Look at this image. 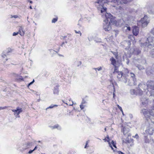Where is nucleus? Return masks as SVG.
<instances>
[{"label":"nucleus","mask_w":154,"mask_h":154,"mask_svg":"<svg viewBox=\"0 0 154 154\" xmlns=\"http://www.w3.org/2000/svg\"><path fill=\"white\" fill-rule=\"evenodd\" d=\"M32 146V143L30 142H26L18 144L17 146V149L23 153L26 150L31 148Z\"/></svg>","instance_id":"7ed1b4c3"},{"label":"nucleus","mask_w":154,"mask_h":154,"mask_svg":"<svg viewBox=\"0 0 154 154\" xmlns=\"http://www.w3.org/2000/svg\"><path fill=\"white\" fill-rule=\"evenodd\" d=\"M131 94L132 95H141L143 94V91L140 89L137 88L136 90L131 89L130 90Z\"/></svg>","instance_id":"0eeeda50"},{"label":"nucleus","mask_w":154,"mask_h":154,"mask_svg":"<svg viewBox=\"0 0 154 154\" xmlns=\"http://www.w3.org/2000/svg\"><path fill=\"white\" fill-rule=\"evenodd\" d=\"M66 37V36H61V37H60V38L61 39H65V38Z\"/></svg>","instance_id":"69168bd1"},{"label":"nucleus","mask_w":154,"mask_h":154,"mask_svg":"<svg viewBox=\"0 0 154 154\" xmlns=\"http://www.w3.org/2000/svg\"><path fill=\"white\" fill-rule=\"evenodd\" d=\"M113 81H114L112 80H110V82L112 84V85L111 86L113 87V89H114L113 93V98L114 99H115V97L116 96L115 93L116 92V91H115V88H114Z\"/></svg>","instance_id":"c756f323"},{"label":"nucleus","mask_w":154,"mask_h":154,"mask_svg":"<svg viewBox=\"0 0 154 154\" xmlns=\"http://www.w3.org/2000/svg\"><path fill=\"white\" fill-rule=\"evenodd\" d=\"M80 107L81 109H83L84 108L85 106L84 105H83V104H82L81 103L80 105Z\"/></svg>","instance_id":"8fccbe9b"},{"label":"nucleus","mask_w":154,"mask_h":154,"mask_svg":"<svg viewBox=\"0 0 154 154\" xmlns=\"http://www.w3.org/2000/svg\"><path fill=\"white\" fill-rule=\"evenodd\" d=\"M141 52V50L139 48H134L133 52V54L136 55H138Z\"/></svg>","instance_id":"a878e982"},{"label":"nucleus","mask_w":154,"mask_h":154,"mask_svg":"<svg viewBox=\"0 0 154 154\" xmlns=\"http://www.w3.org/2000/svg\"><path fill=\"white\" fill-rule=\"evenodd\" d=\"M127 75H123V73L122 72H118V75H117V78L119 80H121L125 84L127 83Z\"/></svg>","instance_id":"423d86ee"},{"label":"nucleus","mask_w":154,"mask_h":154,"mask_svg":"<svg viewBox=\"0 0 154 154\" xmlns=\"http://www.w3.org/2000/svg\"><path fill=\"white\" fill-rule=\"evenodd\" d=\"M138 56V57H135L134 58V60L137 61L139 63H140L143 64H145L146 63V60L145 58L143 56Z\"/></svg>","instance_id":"6e6552de"},{"label":"nucleus","mask_w":154,"mask_h":154,"mask_svg":"<svg viewBox=\"0 0 154 154\" xmlns=\"http://www.w3.org/2000/svg\"><path fill=\"white\" fill-rule=\"evenodd\" d=\"M110 60L111 61V64L113 65L114 66H116V61L115 58L113 57H112L110 58Z\"/></svg>","instance_id":"7c9ffc66"},{"label":"nucleus","mask_w":154,"mask_h":154,"mask_svg":"<svg viewBox=\"0 0 154 154\" xmlns=\"http://www.w3.org/2000/svg\"><path fill=\"white\" fill-rule=\"evenodd\" d=\"M64 44H65V42H63L62 43V44H61V46H62V47H63V45H64V46L65 47H65V45H64Z\"/></svg>","instance_id":"e2e57ef3"},{"label":"nucleus","mask_w":154,"mask_h":154,"mask_svg":"<svg viewBox=\"0 0 154 154\" xmlns=\"http://www.w3.org/2000/svg\"><path fill=\"white\" fill-rule=\"evenodd\" d=\"M130 76V78L129 79H132L133 80V81H132V82L130 83L131 85H132L134 83V82L137 80L135 77V74L133 72H130L129 74Z\"/></svg>","instance_id":"a211bd4d"},{"label":"nucleus","mask_w":154,"mask_h":154,"mask_svg":"<svg viewBox=\"0 0 154 154\" xmlns=\"http://www.w3.org/2000/svg\"><path fill=\"white\" fill-rule=\"evenodd\" d=\"M108 23H110V24L111 23L112 24H114L115 23V20L114 17L112 16V18H110L109 19V21L108 22Z\"/></svg>","instance_id":"473e14b6"},{"label":"nucleus","mask_w":154,"mask_h":154,"mask_svg":"<svg viewBox=\"0 0 154 154\" xmlns=\"http://www.w3.org/2000/svg\"><path fill=\"white\" fill-rule=\"evenodd\" d=\"M145 72L148 76L154 77V65L146 68Z\"/></svg>","instance_id":"39448f33"},{"label":"nucleus","mask_w":154,"mask_h":154,"mask_svg":"<svg viewBox=\"0 0 154 154\" xmlns=\"http://www.w3.org/2000/svg\"><path fill=\"white\" fill-rule=\"evenodd\" d=\"M82 64V62L81 61H79V64H78L77 66H79L81 65Z\"/></svg>","instance_id":"680f3d73"},{"label":"nucleus","mask_w":154,"mask_h":154,"mask_svg":"<svg viewBox=\"0 0 154 154\" xmlns=\"http://www.w3.org/2000/svg\"><path fill=\"white\" fill-rule=\"evenodd\" d=\"M12 111L14 112V115L16 118H19V114L22 111V108H20L19 107H17L16 109L12 110Z\"/></svg>","instance_id":"2eb2a0df"},{"label":"nucleus","mask_w":154,"mask_h":154,"mask_svg":"<svg viewBox=\"0 0 154 154\" xmlns=\"http://www.w3.org/2000/svg\"><path fill=\"white\" fill-rule=\"evenodd\" d=\"M118 108H119V109L122 112V114L123 115L124 114L123 112V110H122V107L121 106H119V105H118Z\"/></svg>","instance_id":"09e8293b"},{"label":"nucleus","mask_w":154,"mask_h":154,"mask_svg":"<svg viewBox=\"0 0 154 154\" xmlns=\"http://www.w3.org/2000/svg\"><path fill=\"white\" fill-rule=\"evenodd\" d=\"M139 28L137 26H134L133 27L132 32L134 35L137 36L138 35L139 33Z\"/></svg>","instance_id":"aec40b11"},{"label":"nucleus","mask_w":154,"mask_h":154,"mask_svg":"<svg viewBox=\"0 0 154 154\" xmlns=\"http://www.w3.org/2000/svg\"><path fill=\"white\" fill-rule=\"evenodd\" d=\"M116 154H125L123 152H121L120 151H116Z\"/></svg>","instance_id":"c03bdc74"},{"label":"nucleus","mask_w":154,"mask_h":154,"mask_svg":"<svg viewBox=\"0 0 154 154\" xmlns=\"http://www.w3.org/2000/svg\"><path fill=\"white\" fill-rule=\"evenodd\" d=\"M154 132V128L149 126L147 127L146 130L143 133H145L146 134L152 135Z\"/></svg>","instance_id":"4468645a"},{"label":"nucleus","mask_w":154,"mask_h":154,"mask_svg":"<svg viewBox=\"0 0 154 154\" xmlns=\"http://www.w3.org/2000/svg\"><path fill=\"white\" fill-rule=\"evenodd\" d=\"M58 56H60V57H64L63 55L62 54H58Z\"/></svg>","instance_id":"774afa93"},{"label":"nucleus","mask_w":154,"mask_h":154,"mask_svg":"<svg viewBox=\"0 0 154 154\" xmlns=\"http://www.w3.org/2000/svg\"><path fill=\"white\" fill-rule=\"evenodd\" d=\"M150 32L152 34L154 35V27L151 29Z\"/></svg>","instance_id":"864d4df0"},{"label":"nucleus","mask_w":154,"mask_h":154,"mask_svg":"<svg viewBox=\"0 0 154 154\" xmlns=\"http://www.w3.org/2000/svg\"><path fill=\"white\" fill-rule=\"evenodd\" d=\"M135 66L139 70L142 71L145 69L144 67L143 66L140 64H135Z\"/></svg>","instance_id":"cd10ccee"},{"label":"nucleus","mask_w":154,"mask_h":154,"mask_svg":"<svg viewBox=\"0 0 154 154\" xmlns=\"http://www.w3.org/2000/svg\"><path fill=\"white\" fill-rule=\"evenodd\" d=\"M82 19H80L78 21V25L79 26V27L80 28L82 27Z\"/></svg>","instance_id":"72a5a7b5"},{"label":"nucleus","mask_w":154,"mask_h":154,"mask_svg":"<svg viewBox=\"0 0 154 154\" xmlns=\"http://www.w3.org/2000/svg\"><path fill=\"white\" fill-rule=\"evenodd\" d=\"M86 103V101L85 100H83L81 103L83 104L85 103Z\"/></svg>","instance_id":"bf43d9fd"},{"label":"nucleus","mask_w":154,"mask_h":154,"mask_svg":"<svg viewBox=\"0 0 154 154\" xmlns=\"http://www.w3.org/2000/svg\"><path fill=\"white\" fill-rule=\"evenodd\" d=\"M57 106V105L51 104V106H49V107H48L46 108V109L47 110V109H49V108L51 109V108H52L53 107H56Z\"/></svg>","instance_id":"4c0bfd02"},{"label":"nucleus","mask_w":154,"mask_h":154,"mask_svg":"<svg viewBox=\"0 0 154 154\" xmlns=\"http://www.w3.org/2000/svg\"><path fill=\"white\" fill-rule=\"evenodd\" d=\"M37 148V146H36L35 148H34V149H33V151H34L35 150H36Z\"/></svg>","instance_id":"338daca9"},{"label":"nucleus","mask_w":154,"mask_h":154,"mask_svg":"<svg viewBox=\"0 0 154 154\" xmlns=\"http://www.w3.org/2000/svg\"><path fill=\"white\" fill-rule=\"evenodd\" d=\"M151 115L152 116L150 118L151 122L154 124V107H153L150 111Z\"/></svg>","instance_id":"412c9836"},{"label":"nucleus","mask_w":154,"mask_h":154,"mask_svg":"<svg viewBox=\"0 0 154 154\" xmlns=\"http://www.w3.org/2000/svg\"><path fill=\"white\" fill-rule=\"evenodd\" d=\"M110 2L109 0H97L95 3L98 9L102 13L106 11L107 8L104 6Z\"/></svg>","instance_id":"f03ea898"},{"label":"nucleus","mask_w":154,"mask_h":154,"mask_svg":"<svg viewBox=\"0 0 154 154\" xmlns=\"http://www.w3.org/2000/svg\"><path fill=\"white\" fill-rule=\"evenodd\" d=\"M106 138L107 139V141L108 142L109 146L111 147L112 149L113 150V151H115V150L113 148L112 146L115 147L116 149V144H115L113 140H112L111 143L110 142V140L109 138V137L108 136L106 137Z\"/></svg>","instance_id":"dca6fc26"},{"label":"nucleus","mask_w":154,"mask_h":154,"mask_svg":"<svg viewBox=\"0 0 154 154\" xmlns=\"http://www.w3.org/2000/svg\"><path fill=\"white\" fill-rule=\"evenodd\" d=\"M59 87V85H57L54 87V89L53 90V93L54 94H56L57 95L58 94L59 92L58 88Z\"/></svg>","instance_id":"4be33fe9"},{"label":"nucleus","mask_w":154,"mask_h":154,"mask_svg":"<svg viewBox=\"0 0 154 154\" xmlns=\"http://www.w3.org/2000/svg\"><path fill=\"white\" fill-rule=\"evenodd\" d=\"M144 136V140L145 143H148L150 142L154 143V140L152 138H151V137L149 136V138L148 137V134H146L145 133H143Z\"/></svg>","instance_id":"f8f14e48"},{"label":"nucleus","mask_w":154,"mask_h":154,"mask_svg":"<svg viewBox=\"0 0 154 154\" xmlns=\"http://www.w3.org/2000/svg\"><path fill=\"white\" fill-rule=\"evenodd\" d=\"M112 16L111 14L110 13H106L105 14V17L106 19L104 20L103 21L109 22V19L111 17L112 18Z\"/></svg>","instance_id":"5701e85b"},{"label":"nucleus","mask_w":154,"mask_h":154,"mask_svg":"<svg viewBox=\"0 0 154 154\" xmlns=\"http://www.w3.org/2000/svg\"><path fill=\"white\" fill-rule=\"evenodd\" d=\"M113 55L115 56V57L116 59H118V55L117 52H112Z\"/></svg>","instance_id":"a19ab883"},{"label":"nucleus","mask_w":154,"mask_h":154,"mask_svg":"<svg viewBox=\"0 0 154 154\" xmlns=\"http://www.w3.org/2000/svg\"><path fill=\"white\" fill-rule=\"evenodd\" d=\"M138 56V57H135L134 58V60L137 61L139 63H140L143 64H145L146 63V60L145 58L143 56Z\"/></svg>","instance_id":"1a4fd4ad"},{"label":"nucleus","mask_w":154,"mask_h":154,"mask_svg":"<svg viewBox=\"0 0 154 154\" xmlns=\"http://www.w3.org/2000/svg\"><path fill=\"white\" fill-rule=\"evenodd\" d=\"M146 85L148 89L154 90V81H148L146 82Z\"/></svg>","instance_id":"ddd939ff"},{"label":"nucleus","mask_w":154,"mask_h":154,"mask_svg":"<svg viewBox=\"0 0 154 154\" xmlns=\"http://www.w3.org/2000/svg\"><path fill=\"white\" fill-rule=\"evenodd\" d=\"M150 95L151 96H154V91L151 92Z\"/></svg>","instance_id":"13d9d810"},{"label":"nucleus","mask_w":154,"mask_h":154,"mask_svg":"<svg viewBox=\"0 0 154 154\" xmlns=\"http://www.w3.org/2000/svg\"><path fill=\"white\" fill-rule=\"evenodd\" d=\"M150 54L152 57L154 58V48L152 49L150 51Z\"/></svg>","instance_id":"ea45409f"},{"label":"nucleus","mask_w":154,"mask_h":154,"mask_svg":"<svg viewBox=\"0 0 154 154\" xmlns=\"http://www.w3.org/2000/svg\"><path fill=\"white\" fill-rule=\"evenodd\" d=\"M58 20L57 17L53 18L52 20V23H54L56 22Z\"/></svg>","instance_id":"79ce46f5"},{"label":"nucleus","mask_w":154,"mask_h":154,"mask_svg":"<svg viewBox=\"0 0 154 154\" xmlns=\"http://www.w3.org/2000/svg\"><path fill=\"white\" fill-rule=\"evenodd\" d=\"M148 99L144 97H141L140 98V101L141 102L142 105L143 106H145L148 103Z\"/></svg>","instance_id":"6ab92c4d"},{"label":"nucleus","mask_w":154,"mask_h":154,"mask_svg":"<svg viewBox=\"0 0 154 154\" xmlns=\"http://www.w3.org/2000/svg\"><path fill=\"white\" fill-rule=\"evenodd\" d=\"M149 17L147 15H145L144 17L142 18L139 23H140L142 27L144 28L146 27L149 23Z\"/></svg>","instance_id":"20e7f679"},{"label":"nucleus","mask_w":154,"mask_h":154,"mask_svg":"<svg viewBox=\"0 0 154 154\" xmlns=\"http://www.w3.org/2000/svg\"><path fill=\"white\" fill-rule=\"evenodd\" d=\"M129 129L127 128V129L124 128L123 130V133L124 135H127L128 136H130L129 133H128V132H129Z\"/></svg>","instance_id":"c85d7f7f"},{"label":"nucleus","mask_w":154,"mask_h":154,"mask_svg":"<svg viewBox=\"0 0 154 154\" xmlns=\"http://www.w3.org/2000/svg\"><path fill=\"white\" fill-rule=\"evenodd\" d=\"M5 53L4 52H3V53L2 54L1 56L3 58H5V57L6 56V54H5Z\"/></svg>","instance_id":"de8ad7c7"},{"label":"nucleus","mask_w":154,"mask_h":154,"mask_svg":"<svg viewBox=\"0 0 154 154\" xmlns=\"http://www.w3.org/2000/svg\"><path fill=\"white\" fill-rule=\"evenodd\" d=\"M141 46L145 48V51H147L149 49L151 48L154 47V37L152 36L148 37L146 42L141 43Z\"/></svg>","instance_id":"f257e3e1"},{"label":"nucleus","mask_w":154,"mask_h":154,"mask_svg":"<svg viewBox=\"0 0 154 154\" xmlns=\"http://www.w3.org/2000/svg\"><path fill=\"white\" fill-rule=\"evenodd\" d=\"M133 137L136 138L137 139H138L139 138V136L137 134H136L134 136H133Z\"/></svg>","instance_id":"49530a36"},{"label":"nucleus","mask_w":154,"mask_h":154,"mask_svg":"<svg viewBox=\"0 0 154 154\" xmlns=\"http://www.w3.org/2000/svg\"><path fill=\"white\" fill-rule=\"evenodd\" d=\"M34 151L33 150H30L28 152V154H31Z\"/></svg>","instance_id":"6e6d98bb"},{"label":"nucleus","mask_w":154,"mask_h":154,"mask_svg":"<svg viewBox=\"0 0 154 154\" xmlns=\"http://www.w3.org/2000/svg\"><path fill=\"white\" fill-rule=\"evenodd\" d=\"M12 51V50L10 48H8L6 50V54L8 55L9 53H11Z\"/></svg>","instance_id":"e433bc0d"},{"label":"nucleus","mask_w":154,"mask_h":154,"mask_svg":"<svg viewBox=\"0 0 154 154\" xmlns=\"http://www.w3.org/2000/svg\"><path fill=\"white\" fill-rule=\"evenodd\" d=\"M147 10L149 14H154V5L148 6L147 7Z\"/></svg>","instance_id":"f3484780"},{"label":"nucleus","mask_w":154,"mask_h":154,"mask_svg":"<svg viewBox=\"0 0 154 154\" xmlns=\"http://www.w3.org/2000/svg\"><path fill=\"white\" fill-rule=\"evenodd\" d=\"M127 44H128V45L129 46V45H131V42L130 41H128V42H127Z\"/></svg>","instance_id":"0e129e2a"},{"label":"nucleus","mask_w":154,"mask_h":154,"mask_svg":"<svg viewBox=\"0 0 154 154\" xmlns=\"http://www.w3.org/2000/svg\"><path fill=\"white\" fill-rule=\"evenodd\" d=\"M17 79L18 81H23V79L22 77L21 76H20L19 77V78Z\"/></svg>","instance_id":"37998d69"},{"label":"nucleus","mask_w":154,"mask_h":154,"mask_svg":"<svg viewBox=\"0 0 154 154\" xmlns=\"http://www.w3.org/2000/svg\"><path fill=\"white\" fill-rule=\"evenodd\" d=\"M93 69H94L95 70L96 72L97 73V71H100L102 70V68L100 66L99 67H98L97 68H93Z\"/></svg>","instance_id":"c9c22d12"},{"label":"nucleus","mask_w":154,"mask_h":154,"mask_svg":"<svg viewBox=\"0 0 154 154\" xmlns=\"http://www.w3.org/2000/svg\"><path fill=\"white\" fill-rule=\"evenodd\" d=\"M140 112L144 116L146 119L148 120V119H150L151 117L150 116L151 115L150 111H148L146 109H143L141 110Z\"/></svg>","instance_id":"9d476101"},{"label":"nucleus","mask_w":154,"mask_h":154,"mask_svg":"<svg viewBox=\"0 0 154 154\" xmlns=\"http://www.w3.org/2000/svg\"><path fill=\"white\" fill-rule=\"evenodd\" d=\"M75 33H78V34H80V36L82 34L80 31H77L76 30H75Z\"/></svg>","instance_id":"5fc2aeb1"},{"label":"nucleus","mask_w":154,"mask_h":154,"mask_svg":"<svg viewBox=\"0 0 154 154\" xmlns=\"http://www.w3.org/2000/svg\"><path fill=\"white\" fill-rule=\"evenodd\" d=\"M18 33H19V32H14L13 33V35L14 36H16V35H17Z\"/></svg>","instance_id":"4d7b16f0"},{"label":"nucleus","mask_w":154,"mask_h":154,"mask_svg":"<svg viewBox=\"0 0 154 154\" xmlns=\"http://www.w3.org/2000/svg\"><path fill=\"white\" fill-rule=\"evenodd\" d=\"M111 27L109 23L108 22L103 21V29L105 31H109L111 30Z\"/></svg>","instance_id":"9b49d317"},{"label":"nucleus","mask_w":154,"mask_h":154,"mask_svg":"<svg viewBox=\"0 0 154 154\" xmlns=\"http://www.w3.org/2000/svg\"><path fill=\"white\" fill-rule=\"evenodd\" d=\"M34 82H35L34 80L33 79V81L32 82H31L29 83L28 84V87H29V86L31 85H32Z\"/></svg>","instance_id":"3c124183"},{"label":"nucleus","mask_w":154,"mask_h":154,"mask_svg":"<svg viewBox=\"0 0 154 154\" xmlns=\"http://www.w3.org/2000/svg\"><path fill=\"white\" fill-rule=\"evenodd\" d=\"M8 108L7 106H4V107H0V110H3L6 109Z\"/></svg>","instance_id":"a18cd8bd"},{"label":"nucleus","mask_w":154,"mask_h":154,"mask_svg":"<svg viewBox=\"0 0 154 154\" xmlns=\"http://www.w3.org/2000/svg\"><path fill=\"white\" fill-rule=\"evenodd\" d=\"M138 88L140 89V88H142L144 90H146V89H148L147 87V85L143 83L139 84Z\"/></svg>","instance_id":"393cba45"},{"label":"nucleus","mask_w":154,"mask_h":154,"mask_svg":"<svg viewBox=\"0 0 154 154\" xmlns=\"http://www.w3.org/2000/svg\"><path fill=\"white\" fill-rule=\"evenodd\" d=\"M94 40L96 42H101V39L99 38H95Z\"/></svg>","instance_id":"58836bf2"},{"label":"nucleus","mask_w":154,"mask_h":154,"mask_svg":"<svg viewBox=\"0 0 154 154\" xmlns=\"http://www.w3.org/2000/svg\"><path fill=\"white\" fill-rule=\"evenodd\" d=\"M18 17V16L17 15H11V18H17Z\"/></svg>","instance_id":"603ef678"},{"label":"nucleus","mask_w":154,"mask_h":154,"mask_svg":"<svg viewBox=\"0 0 154 154\" xmlns=\"http://www.w3.org/2000/svg\"><path fill=\"white\" fill-rule=\"evenodd\" d=\"M114 67H115V70H114V71L113 73H115V72H116L117 70V67H116V66H114Z\"/></svg>","instance_id":"052dcab7"},{"label":"nucleus","mask_w":154,"mask_h":154,"mask_svg":"<svg viewBox=\"0 0 154 154\" xmlns=\"http://www.w3.org/2000/svg\"><path fill=\"white\" fill-rule=\"evenodd\" d=\"M129 2V0H116V2H115V3H116L117 4L119 3L121 4H126Z\"/></svg>","instance_id":"b1692460"},{"label":"nucleus","mask_w":154,"mask_h":154,"mask_svg":"<svg viewBox=\"0 0 154 154\" xmlns=\"http://www.w3.org/2000/svg\"><path fill=\"white\" fill-rule=\"evenodd\" d=\"M18 32L19 33L21 36L23 35L24 34V32L23 31L22 27H20Z\"/></svg>","instance_id":"f704fd0d"},{"label":"nucleus","mask_w":154,"mask_h":154,"mask_svg":"<svg viewBox=\"0 0 154 154\" xmlns=\"http://www.w3.org/2000/svg\"><path fill=\"white\" fill-rule=\"evenodd\" d=\"M127 83H128L127 85H128L133 86V85H137V80L135 82H134V83L132 85H131L130 83L131 82H132V81H133V80H132V79H127Z\"/></svg>","instance_id":"bb28decb"},{"label":"nucleus","mask_w":154,"mask_h":154,"mask_svg":"<svg viewBox=\"0 0 154 154\" xmlns=\"http://www.w3.org/2000/svg\"><path fill=\"white\" fill-rule=\"evenodd\" d=\"M51 128L52 129L57 128L58 130H60L61 129V127L58 124H56L53 126L51 127Z\"/></svg>","instance_id":"2f4dec72"}]
</instances>
